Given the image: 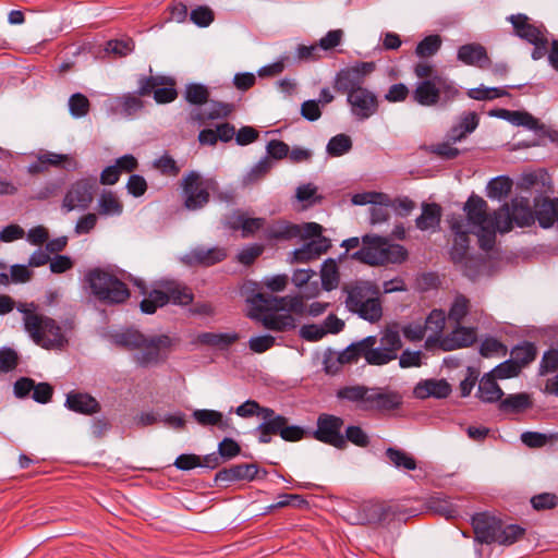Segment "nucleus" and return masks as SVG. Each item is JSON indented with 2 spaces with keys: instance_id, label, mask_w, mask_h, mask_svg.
<instances>
[{
  "instance_id": "obj_1",
  "label": "nucleus",
  "mask_w": 558,
  "mask_h": 558,
  "mask_svg": "<svg viewBox=\"0 0 558 558\" xmlns=\"http://www.w3.org/2000/svg\"><path fill=\"white\" fill-rule=\"evenodd\" d=\"M376 69L374 62H356L342 69L336 76L335 89L347 95L352 116L364 121L373 117L379 108L378 97L364 86L365 77Z\"/></svg>"
},
{
  "instance_id": "obj_2",
  "label": "nucleus",
  "mask_w": 558,
  "mask_h": 558,
  "mask_svg": "<svg viewBox=\"0 0 558 558\" xmlns=\"http://www.w3.org/2000/svg\"><path fill=\"white\" fill-rule=\"evenodd\" d=\"M466 215V223L477 228L480 247L488 252L496 242V232L506 233L511 230V217L509 205L505 204L492 214L485 199L477 195H471L463 207Z\"/></svg>"
},
{
  "instance_id": "obj_3",
  "label": "nucleus",
  "mask_w": 558,
  "mask_h": 558,
  "mask_svg": "<svg viewBox=\"0 0 558 558\" xmlns=\"http://www.w3.org/2000/svg\"><path fill=\"white\" fill-rule=\"evenodd\" d=\"M241 417L260 416L263 422L256 427L258 440L269 444L272 436L279 435L283 440L294 442L303 439L305 430L296 425H289L288 417L277 414L272 409L262 407L255 400H247L235 409Z\"/></svg>"
},
{
  "instance_id": "obj_4",
  "label": "nucleus",
  "mask_w": 558,
  "mask_h": 558,
  "mask_svg": "<svg viewBox=\"0 0 558 558\" xmlns=\"http://www.w3.org/2000/svg\"><path fill=\"white\" fill-rule=\"evenodd\" d=\"M16 308L23 314L25 331L37 345L46 350H62L68 345L62 327L53 318L38 313L35 303H19Z\"/></svg>"
},
{
  "instance_id": "obj_5",
  "label": "nucleus",
  "mask_w": 558,
  "mask_h": 558,
  "mask_svg": "<svg viewBox=\"0 0 558 558\" xmlns=\"http://www.w3.org/2000/svg\"><path fill=\"white\" fill-rule=\"evenodd\" d=\"M475 539L481 544L509 546L523 537L525 530L517 524L504 525L502 521L488 513H477L472 518Z\"/></svg>"
},
{
  "instance_id": "obj_6",
  "label": "nucleus",
  "mask_w": 558,
  "mask_h": 558,
  "mask_svg": "<svg viewBox=\"0 0 558 558\" xmlns=\"http://www.w3.org/2000/svg\"><path fill=\"white\" fill-rule=\"evenodd\" d=\"M362 244V247L351 257L369 266L400 264L408 258V251L404 246L389 243L387 239L378 235H364Z\"/></svg>"
},
{
  "instance_id": "obj_7",
  "label": "nucleus",
  "mask_w": 558,
  "mask_h": 558,
  "mask_svg": "<svg viewBox=\"0 0 558 558\" xmlns=\"http://www.w3.org/2000/svg\"><path fill=\"white\" fill-rule=\"evenodd\" d=\"M460 90L456 83L444 75L418 81L411 93L412 100L423 107H445L456 100Z\"/></svg>"
},
{
  "instance_id": "obj_8",
  "label": "nucleus",
  "mask_w": 558,
  "mask_h": 558,
  "mask_svg": "<svg viewBox=\"0 0 558 558\" xmlns=\"http://www.w3.org/2000/svg\"><path fill=\"white\" fill-rule=\"evenodd\" d=\"M85 280L93 295L107 305L122 304L130 298V290L122 280L113 274L94 268L86 272Z\"/></svg>"
},
{
  "instance_id": "obj_9",
  "label": "nucleus",
  "mask_w": 558,
  "mask_h": 558,
  "mask_svg": "<svg viewBox=\"0 0 558 558\" xmlns=\"http://www.w3.org/2000/svg\"><path fill=\"white\" fill-rule=\"evenodd\" d=\"M184 207L189 210L204 208L210 199V194L218 190V182L214 178H205L197 171L185 173L181 180Z\"/></svg>"
},
{
  "instance_id": "obj_10",
  "label": "nucleus",
  "mask_w": 558,
  "mask_h": 558,
  "mask_svg": "<svg viewBox=\"0 0 558 558\" xmlns=\"http://www.w3.org/2000/svg\"><path fill=\"white\" fill-rule=\"evenodd\" d=\"M449 228L452 234L449 256L453 264L466 268L470 257V235L468 223L462 217H451Z\"/></svg>"
},
{
  "instance_id": "obj_11",
  "label": "nucleus",
  "mask_w": 558,
  "mask_h": 558,
  "mask_svg": "<svg viewBox=\"0 0 558 558\" xmlns=\"http://www.w3.org/2000/svg\"><path fill=\"white\" fill-rule=\"evenodd\" d=\"M138 96L154 95L158 104H168L178 97L175 82L172 77L163 75L141 76L137 81Z\"/></svg>"
},
{
  "instance_id": "obj_12",
  "label": "nucleus",
  "mask_w": 558,
  "mask_h": 558,
  "mask_svg": "<svg viewBox=\"0 0 558 558\" xmlns=\"http://www.w3.org/2000/svg\"><path fill=\"white\" fill-rule=\"evenodd\" d=\"M368 338H372V342L368 343L371 365H384L397 359L398 351L402 345L398 330L386 329L380 338L379 347H376L377 338L375 336H369Z\"/></svg>"
},
{
  "instance_id": "obj_13",
  "label": "nucleus",
  "mask_w": 558,
  "mask_h": 558,
  "mask_svg": "<svg viewBox=\"0 0 558 558\" xmlns=\"http://www.w3.org/2000/svg\"><path fill=\"white\" fill-rule=\"evenodd\" d=\"M303 295H287L277 298L272 294L257 293L251 300L252 304L260 312L288 311L298 315L306 311Z\"/></svg>"
},
{
  "instance_id": "obj_14",
  "label": "nucleus",
  "mask_w": 558,
  "mask_h": 558,
  "mask_svg": "<svg viewBox=\"0 0 558 558\" xmlns=\"http://www.w3.org/2000/svg\"><path fill=\"white\" fill-rule=\"evenodd\" d=\"M343 423L339 416L323 413L317 418L314 437L322 442L342 449L345 447V438L341 434Z\"/></svg>"
},
{
  "instance_id": "obj_15",
  "label": "nucleus",
  "mask_w": 558,
  "mask_h": 558,
  "mask_svg": "<svg viewBox=\"0 0 558 558\" xmlns=\"http://www.w3.org/2000/svg\"><path fill=\"white\" fill-rule=\"evenodd\" d=\"M402 401V395L398 391L385 387H369L366 412H390L399 409Z\"/></svg>"
},
{
  "instance_id": "obj_16",
  "label": "nucleus",
  "mask_w": 558,
  "mask_h": 558,
  "mask_svg": "<svg viewBox=\"0 0 558 558\" xmlns=\"http://www.w3.org/2000/svg\"><path fill=\"white\" fill-rule=\"evenodd\" d=\"M171 344V338L166 335L151 338L145 337L144 343L137 349L140 352L135 354L134 360L144 367L156 364L160 361L161 352L168 350Z\"/></svg>"
},
{
  "instance_id": "obj_17",
  "label": "nucleus",
  "mask_w": 558,
  "mask_h": 558,
  "mask_svg": "<svg viewBox=\"0 0 558 558\" xmlns=\"http://www.w3.org/2000/svg\"><path fill=\"white\" fill-rule=\"evenodd\" d=\"M94 187L95 181L92 179H82L74 182L63 198V208L66 211L75 208H87L93 201Z\"/></svg>"
},
{
  "instance_id": "obj_18",
  "label": "nucleus",
  "mask_w": 558,
  "mask_h": 558,
  "mask_svg": "<svg viewBox=\"0 0 558 558\" xmlns=\"http://www.w3.org/2000/svg\"><path fill=\"white\" fill-rule=\"evenodd\" d=\"M226 226L233 231H241L243 239L253 236L258 231L266 228V219L263 217H250L247 213L242 210L233 211L228 218Z\"/></svg>"
},
{
  "instance_id": "obj_19",
  "label": "nucleus",
  "mask_w": 558,
  "mask_h": 558,
  "mask_svg": "<svg viewBox=\"0 0 558 558\" xmlns=\"http://www.w3.org/2000/svg\"><path fill=\"white\" fill-rule=\"evenodd\" d=\"M508 21L512 24L514 35L529 44L546 36L545 27L531 23L530 17L525 14H512L508 17Z\"/></svg>"
},
{
  "instance_id": "obj_20",
  "label": "nucleus",
  "mask_w": 558,
  "mask_h": 558,
  "mask_svg": "<svg viewBox=\"0 0 558 558\" xmlns=\"http://www.w3.org/2000/svg\"><path fill=\"white\" fill-rule=\"evenodd\" d=\"M331 247V242L328 238L313 239L305 243L302 247L296 248L292 253V263H308L317 259L323 254L327 253Z\"/></svg>"
},
{
  "instance_id": "obj_21",
  "label": "nucleus",
  "mask_w": 558,
  "mask_h": 558,
  "mask_svg": "<svg viewBox=\"0 0 558 558\" xmlns=\"http://www.w3.org/2000/svg\"><path fill=\"white\" fill-rule=\"evenodd\" d=\"M457 58L465 65L487 69L490 65V59L487 50L481 44H466L458 49Z\"/></svg>"
},
{
  "instance_id": "obj_22",
  "label": "nucleus",
  "mask_w": 558,
  "mask_h": 558,
  "mask_svg": "<svg viewBox=\"0 0 558 558\" xmlns=\"http://www.w3.org/2000/svg\"><path fill=\"white\" fill-rule=\"evenodd\" d=\"M345 302H373L380 300V290L371 281H357L344 288Z\"/></svg>"
},
{
  "instance_id": "obj_23",
  "label": "nucleus",
  "mask_w": 558,
  "mask_h": 558,
  "mask_svg": "<svg viewBox=\"0 0 558 558\" xmlns=\"http://www.w3.org/2000/svg\"><path fill=\"white\" fill-rule=\"evenodd\" d=\"M301 235V227L286 220H276L266 223L263 238L267 241H288Z\"/></svg>"
},
{
  "instance_id": "obj_24",
  "label": "nucleus",
  "mask_w": 558,
  "mask_h": 558,
  "mask_svg": "<svg viewBox=\"0 0 558 558\" xmlns=\"http://www.w3.org/2000/svg\"><path fill=\"white\" fill-rule=\"evenodd\" d=\"M451 392V386L446 379H425L416 384L413 393L418 399L430 397L442 399Z\"/></svg>"
},
{
  "instance_id": "obj_25",
  "label": "nucleus",
  "mask_w": 558,
  "mask_h": 558,
  "mask_svg": "<svg viewBox=\"0 0 558 558\" xmlns=\"http://www.w3.org/2000/svg\"><path fill=\"white\" fill-rule=\"evenodd\" d=\"M227 257V251L223 247H196L186 255V262L190 265L213 266L222 262Z\"/></svg>"
},
{
  "instance_id": "obj_26",
  "label": "nucleus",
  "mask_w": 558,
  "mask_h": 558,
  "mask_svg": "<svg viewBox=\"0 0 558 558\" xmlns=\"http://www.w3.org/2000/svg\"><path fill=\"white\" fill-rule=\"evenodd\" d=\"M477 335L474 327H464L460 324L442 340V348L451 351L472 345Z\"/></svg>"
},
{
  "instance_id": "obj_27",
  "label": "nucleus",
  "mask_w": 558,
  "mask_h": 558,
  "mask_svg": "<svg viewBox=\"0 0 558 558\" xmlns=\"http://www.w3.org/2000/svg\"><path fill=\"white\" fill-rule=\"evenodd\" d=\"M369 387L364 385L344 386L337 390L336 397L354 405L355 410L366 412Z\"/></svg>"
},
{
  "instance_id": "obj_28",
  "label": "nucleus",
  "mask_w": 558,
  "mask_h": 558,
  "mask_svg": "<svg viewBox=\"0 0 558 558\" xmlns=\"http://www.w3.org/2000/svg\"><path fill=\"white\" fill-rule=\"evenodd\" d=\"M65 405L69 410L84 415H93L100 410L98 401L90 395L84 392H69Z\"/></svg>"
},
{
  "instance_id": "obj_29",
  "label": "nucleus",
  "mask_w": 558,
  "mask_h": 558,
  "mask_svg": "<svg viewBox=\"0 0 558 558\" xmlns=\"http://www.w3.org/2000/svg\"><path fill=\"white\" fill-rule=\"evenodd\" d=\"M509 214L511 217V228L513 227V222L519 227H529L535 221L530 199L526 197L513 198L511 201V209L509 208Z\"/></svg>"
},
{
  "instance_id": "obj_30",
  "label": "nucleus",
  "mask_w": 558,
  "mask_h": 558,
  "mask_svg": "<svg viewBox=\"0 0 558 558\" xmlns=\"http://www.w3.org/2000/svg\"><path fill=\"white\" fill-rule=\"evenodd\" d=\"M162 293L166 294L168 303L175 305H189L193 302L194 295L192 290L177 281H165L160 283Z\"/></svg>"
},
{
  "instance_id": "obj_31",
  "label": "nucleus",
  "mask_w": 558,
  "mask_h": 558,
  "mask_svg": "<svg viewBox=\"0 0 558 558\" xmlns=\"http://www.w3.org/2000/svg\"><path fill=\"white\" fill-rule=\"evenodd\" d=\"M478 123L480 118L476 112H464L459 118L458 124L451 126V129L448 131V137L453 143L461 142L468 136V134L476 130Z\"/></svg>"
},
{
  "instance_id": "obj_32",
  "label": "nucleus",
  "mask_w": 558,
  "mask_h": 558,
  "mask_svg": "<svg viewBox=\"0 0 558 558\" xmlns=\"http://www.w3.org/2000/svg\"><path fill=\"white\" fill-rule=\"evenodd\" d=\"M194 420L204 427L217 426L220 430L227 432L233 428L232 421L225 417L223 414L216 410H195L193 412Z\"/></svg>"
},
{
  "instance_id": "obj_33",
  "label": "nucleus",
  "mask_w": 558,
  "mask_h": 558,
  "mask_svg": "<svg viewBox=\"0 0 558 558\" xmlns=\"http://www.w3.org/2000/svg\"><path fill=\"white\" fill-rule=\"evenodd\" d=\"M388 509L384 502H364L357 512V522L361 524H377L387 518Z\"/></svg>"
},
{
  "instance_id": "obj_34",
  "label": "nucleus",
  "mask_w": 558,
  "mask_h": 558,
  "mask_svg": "<svg viewBox=\"0 0 558 558\" xmlns=\"http://www.w3.org/2000/svg\"><path fill=\"white\" fill-rule=\"evenodd\" d=\"M347 308L357 314L364 320H367L372 324L377 323L383 317V305L381 301H373V302H345Z\"/></svg>"
},
{
  "instance_id": "obj_35",
  "label": "nucleus",
  "mask_w": 558,
  "mask_h": 558,
  "mask_svg": "<svg viewBox=\"0 0 558 558\" xmlns=\"http://www.w3.org/2000/svg\"><path fill=\"white\" fill-rule=\"evenodd\" d=\"M369 339L371 338H364L363 340L349 345L345 350L338 354L336 363L339 365L351 364L363 357L369 364L371 355H368V343L372 342Z\"/></svg>"
},
{
  "instance_id": "obj_36",
  "label": "nucleus",
  "mask_w": 558,
  "mask_h": 558,
  "mask_svg": "<svg viewBox=\"0 0 558 558\" xmlns=\"http://www.w3.org/2000/svg\"><path fill=\"white\" fill-rule=\"evenodd\" d=\"M496 380L497 379L490 373L485 374L481 378L476 395L480 400L488 403L501 400L504 391L501 390Z\"/></svg>"
},
{
  "instance_id": "obj_37",
  "label": "nucleus",
  "mask_w": 558,
  "mask_h": 558,
  "mask_svg": "<svg viewBox=\"0 0 558 558\" xmlns=\"http://www.w3.org/2000/svg\"><path fill=\"white\" fill-rule=\"evenodd\" d=\"M315 276L316 272L313 269H296L292 275V282L299 289H304L303 293L306 299L315 298L320 292L318 283L311 282Z\"/></svg>"
},
{
  "instance_id": "obj_38",
  "label": "nucleus",
  "mask_w": 558,
  "mask_h": 558,
  "mask_svg": "<svg viewBox=\"0 0 558 558\" xmlns=\"http://www.w3.org/2000/svg\"><path fill=\"white\" fill-rule=\"evenodd\" d=\"M440 219L441 207L438 204H424L422 206V214L416 218L415 225L417 229L426 231L437 228L440 223Z\"/></svg>"
},
{
  "instance_id": "obj_39",
  "label": "nucleus",
  "mask_w": 558,
  "mask_h": 558,
  "mask_svg": "<svg viewBox=\"0 0 558 558\" xmlns=\"http://www.w3.org/2000/svg\"><path fill=\"white\" fill-rule=\"evenodd\" d=\"M385 456L388 462L398 470L414 471L417 468L416 459L402 449L389 447L386 449Z\"/></svg>"
},
{
  "instance_id": "obj_40",
  "label": "nucleus",
  "mask_w": 558,
  "mask_h": 558,
  "mask_svg": "<svg viewBox=\"0 0 558 558\" xmlns=\"http://www.w3.org/2000/svg\"><path fill=\"white\" fill-rule=\"evenodd\" d=\"M236 332H203L198 336V341L202 344L226 350L239 340Z\"/></svg>"
},
{
  "instance_id": "obj_41",
  "label": "nucleus",
  "mask_w": 558,
  "mask_h": 558,
  "mask_svg": "<svg viewBox=\"0 0 558 558\" xmlns=\"http://www.w3.org/2000/svg\"><path fill=\"white\" fill-rule=\"evenodd\" d=\"M275 311L266 312L262 323L265 328L274 331H286L295 327L294 318L290 314H276Z\"/></svg>"
},
{
  "instance_id": "obj_42",
  "label": "nucleus",
  "mask_w": 558,
  "mask_h": 558,
  "mask_svg": "<svg viewBox=\"0 0 558 558\" xmlns=\"http://www.w3.org/2000/svg\"><path fill=\"white\" fill-rule=\"evenodd\" d=\"M322 288L326 291L337 289L340 282V272L335 259H326L320 268Z\"/></svg>"
},
{
  "instance_id": "obj_43",
  "label": "nucleus",
  "mask_w": 558,
  "mask_h": 558,
  "mask_svg": "<svg viewBox=\"0 0 558 558\" xmlns=\"http://www.w3.org/2000/svg\"><path fill=\"white\" fill-rule=\"evenodd\" d=\"M233 111V106L226 102L211 101L208 109L204 112L192 113L194 121L205 122L227 118Z\"/></svg>"
},
{
  "instance_id": "obj_44",
  "label": "nucleus",
  "mask_w": 558,
  "mask_h": 558,
  "mask_svg": "<svg viewBox=\"0 0 558 558\" xmlns=\"http://www.w3.org/2000/svg\"><path fill=\"white\" fill-rule=\"evenodd\" d=\"M557 204L558 199L544 198L541 204L536 205L537 209L534 216L542 227L548 228L553 226L555 221L558 222V214L556 211Z\"/></svg>"
},
{
  "instance_id": "obj_45",
  "label": "nucleus",
  "mask_w": 558,
  "mask_h": 558,
  "mask_svg": "<svg viewBox=\"0 0 558 558\" xmlns=\"http://www.w3.org/2000/svg\"><path fill=\"white\" fill-rule=\"evenodd\" d=\"M123 204L111 191L104 192L98 199V211L104 216H119L122 214Z\"/></svg>"
},
{
  "instance_id": "obj_46",
  "label": "nucleus",
  "mask_w": 558,
  "mask_h": 558,
  "mask_svg": "<svg viewBox=\"0 0 558 558\" xmlns=\"http://www.w3.org/2000/svg\"><path fill=\"white\" fill-rule=\"evenodd\" d=\"M532 401L530 395L525 392L509 395L502 399L499 409L504 412L519 413L531 408Z\"/></svg>"
},
{
  "instance_id": "obj_47",
  "label": "nucleus",
  "mask_w": 558,
  "mask_h": 558,
  "mask_svg": "<svg viewBox=\"0 0 558 558\" xmlns=\"http://www.w3.org/2000/svg\"><path fill=\"white\" fill-rule=\"evenodd\" d=\"M499 117L507 119L513 125L525 126L529 130H537L539 122L531 113L526 111H510L502 109L500 110Z\"/></svg>"
},
{
  "instance_id": "obj_48",
  "label": "nucleus",
  "mask_w": 558,
  "mask_h": 558,
  "mask_svg": "<svg viewBox=\"0 0 558 558\" xmlns=\"http://www.w3.org/2000/svg\"><path fill=\"white\" fill-rule=\"evenodd\" d=\"M70 160V157L64 154H57V153H45L38 157L37 162L29 166V172L31 173H38L43 172L48 169V167H59L62 163Z\"/></svg>"
},
{
  "instance_id": "obj_49",
  "label": "nucleus",
  "mask_w": 558,
  "mask_h": 558,
  "mask_svg": "<svg viewBox=\"0 0 558 558\" xmlns=\"http://www.w3.org/2000/svg\"><path fill=\"white\" fill-rule=\"evenodd\" d=\"M471 312V301L463 294H457L448 312V319L457 325Z\"/></svg>"
},
{
  "instance_id": "obj_50",
  "label": "nucleus",
  "mask_w": 558,
  "mask_h": 558,
  "mask_svg": "<svg viewBox=\"0 0 558 558\" xmlns=\"http://www.w3.org/2000/svg\"><path fill=\"white\" fill-rule=\"evenodd\" d=\"M536 347L532 342H523L514 347L511 351V360L520 365V368L526 366L536 357Z\"/></svg>"
},
{
  "instance_id": "obj_51",
  "label": "nucleus",
  "mask_w": 558,
  "mask_h": 558,
  "mask_svg": "<svg viewBox=\"0 0 558 558\" xmlns=\"http://www.w3.org/2000/svg\"><path fill=\"white\" fill-rule=\"evenodd\" d=\"M441 44L442 40L439 35H428L417 44L415 54L421 59L430 58L438 52Z\"/></svg>"
},
{
  "instance_id": "obj_52",
  "label": "nucleus",
  "mask_w": 558,
  "mask_h": 558,
  "mask_svg": "<svg viewBox=\"0 0 558 558\" xmlns=\"http://www.w3.org/2000/svg\"><path fill=\"white\" fill-rule=\"evenodd\" d=\"M117 345L129 349L137 350L143 345L145 336L137 330L128 329L123 332L117 333L113 337Z\"/></svg>"
},
{
  "instance_id": "obj_53",
  "label": "nucleus",
  "mask_w": 558,
  "mask_h": 558,
  "mask_svg": "<svg viewBox=\"0 0 558 558\" xmlns=\"http://www.w3.org/2000/svg\"><path fill=\"white\" fill-rule=\"evenodd\" d=\"M168 304V299L160 289H154L150 291L141 302L140 306L143 313L154 314L157 308Z\"/></svg>"
},
{
  "instance_id": "obj_54",
  "label": "nucleus",
  "mask_w": 558,
  "mask_h": 558,
  "mask_svg": "<svg viewBox=\"0 0 558 558\" xmlns=\"http://www.w3.org/2000/svg\"><path fill=\"white\" fill-rule=\"evenodd\" d=\"M512 189V181L508 177H497L487 185V196L493 199L506 197Z\"/></svg>"
},
{
  "instance_id": "obj_55",
  "label": "nucleus",
  "mask_w": 558,
  "mask_h": 558,
  "mask_svg": "<svg viewBox=\"0 0 558 558\" xmlns=\"http://www.w3.org/2000/svg\"><path fill=\"white\" fill-rule=\"evenodd\" d=\"M352 148V141L349 135L338 134L331 137L327 144V153L330 156L339 157Z\"/></svg>"
},
{
  "instance_id": "obj_56",
  "label": "nucleus",
  "mask_w": 558,
  "mask_h": 558,
  "mask_svg": "<svg viewBox=\"0 0 558 558\" xmlns=\"http://www.w3.org/2000/svg\"><path fill=\"white\" fill-rule=\"evenodd\" d=\"M69 109L73 117L82 118L88 114L90 102L84 94L75 93L69 99Z\"/></svg>"
},
{
  "instance_id": "obj_57",
  "label": "nucleus",
  "mask_w": 558,
  "mask_h": 558,
  "mask_svg": "<svg viewBox=\"0 0 558 558\" xmlns=\"http://www.w3.org/2000/svg\"><path fill=\"white\" fill-rule=\"evenodd\" d=\"M153 167L161 174L168 177H177L180 173V167L177 165V161L168 154H163L157 158Z\"/></svg>"
},
{
  "instance_id": "obj_58",
  "label": "nucleus",
  "mask_w": 558,
  "mask_h": 558,
  "mask_svg": "<svg viewBox=\"0 0 558 558\" xmlns=\"http://www.w3.org/2000/svg\"><path fill=\"white\" fill-rule=\"evenodd\" d=\"M209 90L201 84H190L185 90V99L193 105H204L208 101Z\"/></svg>"
},
{
  "instance_id": "obj_59",
  "label": "nucleus",
  "mask_w": 558,
  "mask_h": 558,
  "mask_svg": "<svg viewBox=\"0 0 558 558\" xmlns=\"http://www.w3.org/2000/svg\"><path fill=\"white\" fill-rule=\"evenodd\" d=\"M480 352L484 357L505 356L507 348L495 338H486L481 344Z\"/></svg>"
},
{
  "instance_id": "obj_60",
  "label": "nucleus",
  "mask_w": 558,
  "mask_h": 558,
  "mask_svg": "<svg viewBox=\"0 0 558 558\" xmlns=\"http://www.w3.org/2000/svg\"><path fill=\"white\" fill-rule=\"evenodd\" d=\"M446 324V314L442 310H433L427 316L424 327L425 330H430L433 336L439 335Z\"/></svg>"
},
{
  "instance_id": "obj_61",
  "label": "nucleus",
  "mask_w": 558,
  "mask_h": 558,
  "mask_svg": "<svg viewBox=\"0 0 558 558\" xmlns=\"http://www.w3.org/2000/svg\"><path fill=\"white\" fill-rule=\"evenodd\" d=\"M428 508L434 512L444 515L446 519H451L457 515V510L447 500L440 497H433L428 501Z\"/></svg>"
},
{
  "instance_id": "obj_62",
  "label": "nucleus",
  "mask_w": 558,
  "mask_h": 558,
  "mask_svg": "<svg viewBox=\"0 0 558 558\" xmlns=\"http://www.w3.org/2000/svg\"><path fill=\"white\" fill-rule=\"evenodd\" d=\"M520 372H521L520 365L518 363L513 362L512 360H508V361L499 364L498 366H496L489 373L493 374V376L496 379H507V378H512V377L518 376Z\"/></svg>"
},
{
  "instance_id": "obj_63",
  "label": "nucleus",
  "mask_w": 558,
  "mask_h": 558,
  "mask_svg": "<svg viewBox=\"0 0 558 558\" xmlns=\"http://www.w3.org/2000/svg\"><path fill=\"white\" fill-rule=\"evenodd\" d=\"M134 49V41L128 39H113L109 40L106 45V51L113 53L118 57H125L130 54Z\"/></svg>"
},
{
  "instance_id": "obj_64",
  "label": "nucleus",
  "mask_w": 558,
  "mask_h": 558,
  "mask_svg": "<svg viewBox=\"0 0 558 558\" xmlns=\"http://www.w3.org/2000/svg\"><path fill=\"white\" fill-rule=\"evenodd\" d=\"M264 252V245L262 244H251L245 246L238 254V260L242 265L250 266L252 265Z\"/></svg>"
}]
</instances>
